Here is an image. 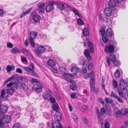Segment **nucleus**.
<instances>
[{"label":"nucleus","instance_id":"42","mask_svg":"<svg viewBox=\"0 0 128 128\" xmlns=\"http://www.w3.org/2000/svg\"><path fill=\"white\" fill-rule=\"evenodd\" d=\"M114 62V66H119L120 64V62L116 60Z\"/></svg>","mask_w":128,"mask_h":128},{"label":"nucleus","instance_id":"53","mask_svg":"<svg viewBox=\"0 0 128 128\" xmlns=\"http://www.w3.org/2000/svg\"><path fill=\"white\" fill-rule=\"evenodd\" d=\"M90 76V73H87L84 76V78L85 79H87V78H89Z\"/></svg>","mask_w":128,"mask_h":128},{"label":"nucleus","instance_id":"12","mask_svg":"<svg viewBox=\"0 0 128 128\" xmlns=\"http://www.w3.org/2000/svg\"><path fill=\"white\" fill-rule=\"evenodd\" d=\"M104 13L107 16H110L112 15V9L110 7L106 8L104 10Z\"/></svg>","mask_w":128,"mask_h":128},{"label":"nucleus","instance_id":"26","mask_svg":"<svg viewBox=\"0 0 128 128\" xmlns=\"http://www.w3.org/2000/svg\"><path fill=\"white\" fill-rule=\"evenodd\" d=\"M32 9V8H30L28 9L26 11L24 12L20 16V18H21L25 16L28 14Z\"/></svg>","mask_w":128,"mask_h":128},{"label":"nucleus","instance_id":"62","mask_svg":"<svg viewBox=\"0 0 128 128\" xmlns=\"http://www.w3.org/2000/svg\"><path fill=\"white\" fill-rule=\"evenodd\" d=\"M81 108L84 110H86L88 109V107L87 106L83 105L82 106Z\"/></svg>","mask_w":128,"mask_h":128},{"label":"nucleus","instance_id":"56","mask_svg":"<svg viewBox=\"0 0 128 128\" xmlns=\"http://www.w3.org/2000/svg\"><path fill=\"white\" fill-rule=\"evenodd\" d=\"M16 72L21 74L22 73V70L19 68H17L16 70Z\"/></svg>","mask_w":128,"mask_h":128},{"label":"nucleus","instance_id":"24","mask_svg":"<svg viewBox=\"0 0 128 128\" xmlns=\"http://www.w3.org/2000/svg\"><path fill=\"white\" fill-rule=\"evenodd\" d=\"M10 52L14 54H16L20 53L21 51L17 48L15 47L12 48L10 51Z\"/></svg>","mask_w":128,"mask_h":128},{"label":"nucleus","instance_id":"9","mask_svg":"<svg viewBox=\"0 0 128 128\" xmlns=\"http://www.w3.org/2000/svg\"><path fill=\"white\" fill-rule=\"evenodd\" d=\"M32 18L35 22H39L41 18L40 16L35 12H33L32 14Z\"/></svg>","mask_w":128,"mask_h":128},{"label":"nucleus","instance_id":"38","mask_svg":"<svg viewBox=\"0 0 128 128\" xmlns=\"http://www.w3.org/2000/svg\"><path fill=\"white\" fill-rule=\"evenodd\" d=\"M112 84L114 88H116L118 87V84L115 80H113Z\"/></svg>","mask_w":128,"mask_h":128},{"label":"nucleus","instance_id":"1","mask_svg":"<svg viewBox=\"0 0 128 128\" xmlns=\"http://www.w3.org/2000/svg\"><path fill=\"white\" fill-rule=\"evenodd\" d=\"M109 44L108 46H105L104 50L106 52L112 53L114 52L115 46L116 44V41H110Z\"/></svg>","mask_w":128,"mask_h":128},{"label":"nucleus","instance_id":"58","mask_svg":"<svg viewBox=\"0 0 128 128\" xmlns=\"http://www.w3.org/2000/svg\"><path fill=\"white\" fill-rule=\"evenodd\" d=\"M117 97V98L116 99L117 100L118 102L121 103H122L124 102L123 100L121 98H120L118 96Z\"/></svg>","mask_w":128,"mask_h":128},{"label":"nucleus","instance_id":"52","mask_svg":"<svg viewBox=\"0 0 128 128\" xmlns=\"http://www.w3.org/2000/svg\"><path fill=\"white\" fill-rule=\"evenodd\" d=\"M102 40L104 42V43H106L108 41V40L107 38L105 36H102Z\"/></svg>","mask_w":128,"mask_h":128},{"label":"nucleus","instance_id":"43","mask_svg":"<svg viewBox=\"0 0 128 128\" xmlns=\"http://www.w3.org/2000/svg\"><path fill=\"white\" fill-rule=\"evenodd\" d=\"M65 69H66L64 67L62 66H60L58 68V70L59 72L61 73L63 72L64 71Z\"/></svg>","mask_w":128,"mask_h":128},{"label":"nucleus","instance_id":"15","mask_svg":"<svg viewBox=\"0 0 128 128\" xmlns=\"http://www.w3.org/2000/svg\"><path fill=\"white\" fill-rule=\"evenodd\" d=\"M86 42H87L89 47V50L91 53H92L94 50V48L93 44L91 42H89L88 39H86Z\"/></svg>","mask_w":128,"mask_h":128},{"label":"nucleus","instance_id":"16","mask_svg":"<svg viewBox=\"0 0 128 128\" xmlns=\"http://www.w3.org/2000/svg\"><path fill=\"white\" fill-rule=\"evenodd\" d=\"M106 35L109 37H112L114 35L113 32H112V30L110 28H108L106 32Z\"/></svg>","mask_w":128,"mask_h":128},{"label":"nucleus","instance_id":"6","mask_svg":"<svg viewBox=\"0 0 128 128\" xmlns=\"http://www.w3.org/2000/svg\"><path fill=\"white\" fill-rule=\"evenodd\" d=\"M55 4L54 1H50L48 2V4L46 7L47 12H50L53 10L54 8L53 4Z\"/></svg>","mask_w":128,"mask_h":128},{"label":"nucleus","instance_id":"37","mask_svg":"<svg viewBox=\"0 0 128 128\" xmlns=\"http://www.w3.org/2000/svg\"><path fill=\"white\" fill-rule=\"evenodd\" d=\"M70 88L71 90H75L76 89V84H72L70 85Z\"/></svg>","mask_w":128,"mask_h":128},{"label":"nucleus","instance_id":"22","mask_svg":"<svg viewBox=\"0 0 128 128\" xmlns=\"http://www.w3.org/2000/svg\"><path fill=\"white\" fill-rule=\"evenodd\" d=\"M106 114L108 115L112 116V112L110 108L108 106H106Z\"/></svg>","mask_w":128,"mask_h":128},{"label":"nucleus","instance_id":"21","mask_svg":"<svg viewBox=\"0 0 128 128\" xmlns=\"http://www.w3.org/2000/svg\"><path fill=\"white\" fill-rule=\"evenodd\" d=\"M116 2L114 0H110L109 3V6L110 8H113L116 6Z\"/></svg>","mask_w":128,"mask_h":128},{"label":"nucleus","instance_id":"41","mask_svg":"<svg viewBox=\"0 0 128 128\" xmlns=\"http://www.w3.org/2000/svg\"><path fill=\"white\" fill-rule=\"evenodd\" d=\"M77 23L78 24L80 25H82L84 24L82 20L80 18L78 19Z\"/></svg>","mask_w":128,"mask_h":128},{"label":"nucleus","instance_id":"4","mask_svg":"<svg viewBox=\"0 0 128 128\" xmlns=\"http://www.w3.org/2000/svg\"><path fill=\"white\" fill-rule=\"evenodd\" d=\"M8 108V106L7 105L4 104H1L0 106V117H2L4 116V113L7 112Z\"/></svg>","mask_w":128,"mask_h":128},{"label":"nucleus","instance_id":"2","mask_svg":"<svg viewBox=\"0 0 128 128\" xmlns=\"http://www.w3.org/2000/svg\"><path fill=\"white\" fill-rule=\"evenodd\" d=\"M29 67H24V69L28 72V74L33 76H37V75L35 73V71L34 70V66L32 63H31L29 65Z\"/></svg>","mask_w":128,"mask_h":128},{"label":"nucleus","instance_id":"32","mask_svg":"<svg viewBox=\"0 0 128 128\" xmlns=\"http://www.w3.org/2000/svg\"><path fill=\"white\" fill-rule=\"evenodd\" d=\"M22 51L24 54L26 55L29 56L30 55V54L27 50L24 48L22 49Z\"/></svg>","mask_w":128,"mask_h":128},{"label":"nucleus","instance_id":"50","mask_svg":"<svg viewBox=\"0 0 128 128\" xmlns=\"http://www.w3.org/2000/svg\"><path fill=\"white\" fill-rule=\"evenodd\" d=\"M59 8L60 10H63L65 8V6L63 4H60L59 5Z\"/></svg>","mask_w":128,"mask_h":128},{"label":"nucleus","instance_id":"29","mask_svg":"<svg viewBox=\"0 0 128 128\" xmlns=\"http://www.w3.org/2000/svg\"><path fill=\"white\" fill-rule=\"evenodd\" d=\"M53 109L55 110H59V107L57 103H54L53 104Z\"/></svg>","mask_w":128,"mask_h":128},{"label":"nucleus","instance_id":"8","mask_svg":"<svg viewBox=\"0 0 128 128\" xmlns=\"http://www.w3.org/2000/svg\"><path fill=\"white\" fill-rule=\"evenodd\" d=\"M46 50L45 48L43 46H40L36 48L35 51L39 55L44 52Z\"/></svg>","mask_w":128,"mask_h":128},{"label":"nucleus","instance_id":"30","mask_svg":"<svg viewBox=\"0 0 128 128\" xmlns=\"http://www.w3.org/2000/svg\"><path fill=\"white\" fill-rule=\"evenodd\" d=\"M109 58L110 60L112 62H114L116 59V56L114 55L110 54L109 56Z\"/></svg>","mask_w":128,"mask_h":128},{"label":"nucleus","instance_id":"48","mask_svg":"<svg viewBox=\"0 0 128 128\" xmlns=\"http://www.w3.org/2000/svg\"><path fill=\"white\" fill-rule=\"evenodd\" d=\"M70 96L71 98H77V97L76 96V93H73L70 94Z\"/></svg>","mask_w":128,"mask_h":128},{"label":"nucleus","instance_id":"36","mask_svg":"<svg viewBox=\"0 0 128 128\" xmlns=\"http://www.w3.org/2000/svg\"><path fill=\"white\" fill-rule=\"evenodd\" d=\"M106 105H105V107H104V108H102L101 109L100 111L102 115H104L105 114H106Z\"/></svg>","mask_w":128,"mask_h":128},{"label":"nucleus","instance_id":"60","mask_svg":"<svg viewBox=\"0 0 128 128\" xmlns=\"http://www.w3.org/2000/svg\"><path fill=\"white\" fill-rule=\"evenodd\" d=\"M122 112L120 110H118L116 112V114L117 116H120L122 113Z\"/></svg>","mask_w":128,"mask_h":128},{"label":"nucleus","instance_id":"11","mask_svg":"<svg viewBox=\"0 0 128 128\" xmlns=\"http://www.w3.org/2000/svg\"><path fill=\"white\" fill-rule=\"evenodd\" d=\"M128 85L125 81L124 80H121L120 82V87L121 90L126 89Z\"/></svg>","mask_w":128,"mask_h":128},{"label":"nucleus","instance_id":"23","mask_svg":"<svg viewBox=\"0 0 128 128\" xmlns=\"http://www.w3.org/2000/svg\"><path fill=\"white\" fill-rule=\"evenodd\" d=\"M14 68L15 67L13 65L11 66L9 65H7L6 67V70L7 72L10 73L12 70H14Z\"/></svg>","mask_w":128,"mask_h":128},{"label":"nucleus","instance_id":"40","mask_svg":"<svg viewBox=\"0 0 128 128\" xmlns=\"http://www.w3.org/2000/svg\"><path fill=\"white\" fill-rule=\"evenodd\" d=\"M96 111L98 117L101 116L102 115V114L101 112L100 113L99 110L97 108H96Z\"/></svg>","mask_w":128,"mask_h":128},{"label":"nucleus","instance_id":"47","mask_svg":"<svg viewBox=\"0 0 128 128\" xmlns=\"http://www.w3.org/2000/svg\"><path fill=\"white\" fill-rule=\"evenodd\" d=\"M29 42H30V44L32 46V47L34 48L35 46V44L34 42V40H29Z\"/></svg>","mask_w":128,"mask_h":128},{"label":"nucleus","instance_id":"10","mask_svg":"<svg viewBox=\"0 0 128 128\" xmlns=\"http://www.w3.org/2000/svg\"><path fill=\"white\" fill-rule=\"evenodd\" d=\"M63 76L64 78V80L68 82V81L74 78V76L70 74L64 73L63 74Z\"/></svg>","mask_w":128,"mask_h":128},{"label":"nucleus","instance_id":"7","mask_svg":"<svg viewBox=\"0 0 128 128\" xmlns=\"http://www.w3.org/2000/svg\"><path fill=\"white\" fill-rule=\"evenodd\" d=\"M52 93L50 90L48 89L43 94V96L45 100L49 101L50 100V94Z\"/></svg>","mask_w":128,"mask_h":128},{"label":"nucleus","instance_id":"64","mask_svg":"<svg viewBox=\"0 0 128 128\" xmlns=\"http://www.w3.org/2000/svg\"><path fill=\"white\" fill-rule=\"evenodd\" d=\"M52 72L53 73H56L58 72V70L54 68H52L51 70Z\"/></svg>","mask_w":128,"mask_h":128},{"label":"nucleus","instance_id":"44","mask_svg":"<svg viewBox=\"0 0 128 128\" xmlns=\"http://www.w3.org/2000/svg\"><path fill=\"white\" fill-rule=\"evenodd\" d=\"M2 118L0 117V128H3L4 124L2 122Z\"/></svg>","mask_w":128,"mask_h":128},{"label":"nucleus","instance_id":"33","mask_svg":"<svg viewBox=\"0 0 128 128\" xmlns=\"http://www.w3.org/2000/svg\"><path fill=\"white\" fill-rule=\"evenodd\" d=\"M83 34L84 36H88L89 33L88 30L84 28L83 30Z\"/></svg>","mask_w":128,"mask_h":128},{"label":"nucleus","instance_id":"49","mask_svg":"<svg viewBox=\"0 0 128 128\" xmlns=\"http://www.w3.org/2000/svg\"><path fill=\"white\" fill-rule=\"evenodd\" d=\"M111 96L112 97L116 99L118 96L116 94H115L113 92H112L111 93Z\"/></svg>","mask_w":128,"mask_h":128},{"label":"nucleus","instance_id":"18","mask_svg":"<svg viewBox=\"0 0 128 128\" xmlns=\"http://www.w3.org/2000/svg\"><path fill=\"white\" fill-rule=\"evenodd\" d=\"M84 54L88 60L90 61L92 59L90 55V52L88 50H85L84 52Z\"/></svg>","mask_w":128,"mask_h":128},{"label":"nucleus","instance_id":"61","mask_svg":"<svg viewBox=\"0 0 128 128\" xmlns=\"http://www.w3.org/2000/svg\"><path fill=\"white\" fill-rule=\"evenodd\" d=\"M118 94L120 97H124L123 94L121 91L119 90L118 91Z\"/></svg>","mask_w":128,"mask_h":128},{"label":"nucleus","instance_id":"5","mask_svg":"<svg viewBox=\"0 0 128 128\" xmlns=\"http://www.w3.org/2000/svg\"><path fill=\"white\" fill-rule=\"evenodd\" d=\"M42 84L38 82L35 83L32 87V88L33 89L35 90L37 92H39L42 91Z\"/></svg>","mask_w":128,"mask_h":128},{"label":"nucleus","instance_id":"3","mask_svg":"<svg viewBox=\"0 0 128 128\" xmlns=\"http://www.w3.org/2000/svg\"><path fill=\"white\" fill-rule=\"evenodd\" d=\"M57 119L56 121H54L52 123V127L54 128H63L61 125L60 124V122L58 119L61 120L62 117L59 116H57Z\"/></svg>","mask_w":128,"mask_h":128},{"label":"nucleus","instance_id":"57","mask_svg":"<svg viewBox=\"0 0 128 128\" xmlns=\"http://www.w3.org/2000/svg\"><path fill=\"white\" fill-rule=\"evenodd\" d=\"M110 125L109 123L108 122H106L104 124L105 128H109L110 126Z\"/></svg>","mask_w":128,"mask_h":128},{"label":"nucleus","instance_id":"17","mask_svg":"<svg viewBox=\"0 0 128 128\" xmlns=\"http://www.w3.org/2000/svg\"><path fill=\"white\" fill-rule=\"evenodd\" d=\"M37 33L34 31L31 32L30 34V38H28V40H34L36 38Z\"/></svg>","mask_w":128,"mask_h":128},{"label":"nucleus","instance_id":"34","mask_svg":"<svg viewBox=\"0 0 128 128\" xmlns=\"http://www.w3.org/2000/svg\"><path fill=\"white\" fill-rule=\"evenodd\" d=\"M98 18L101 21H107V18L106 17H102L101 15H99L98 16Z\"/></svg>","mask_w":128,"mask_h":128},{"label":"nucleus","instance_id":"55","mask_svg":"<svg viewBox=\"0 0 128 128\" xmlns=\"http://www.w3.org/2000/svg\"><path fill=\"white\" fill-rule=\"evenodd\" d=\"M68 82H69L70 83L72 84H76V83L73 80H70Z\"/></svg>","mask_w":128,"mask_h":128},{"label":"nucleus","instance_id":"25","mask_svg":"<svg viewBox=\"0 0 128 128\" xmlns=\"http://www.w3.org/2000/svg\"><path fill=\"white\" fill-rule=\"evenodd\" d=\"M47 63L48 66L51 67H54L56 65L54 61L52 60H49Z\"/></svg>","mask_w":128,"mask_h":128},{"label":"nucleus","instance_id":"31","mask_svg":"<svg viewBox=\"0 0 128 128\" xmlns=\"http://www.w3.org/2000/svg\"><path fill=\"white\" fill-rule=\"evenodd\" d=\"M114 74L115 77L118 78L120 76V73L118 69L116 70V71L114 72Z\"/></svg>","mask_w":128,"mask_h":128},{"label":"nucleus","instance_id":"27","mask_svg":"<svg viewBox=\"0 0 128 128\" xmlns=\"http://www.w3.org/2000/svg\"><path fill=\"white\" fill-rule=\"evenodd\" d=\"M15 91V89L13 87H11L8 88L6 92L8 94H12Z\"/></svg>","mask_w":128,"mask_h":128},{"label":"nucleus","instance_id":"14","mask_svg":"<svg viewBox=\"0 0 128 128\" xmlns=\"http://www.w3.org/2000/svg\"><path fill=\"white\" fill-rule=\"evenodd\" d=\"M44 3H39L37 5L38 7L39 8L38 10L39 11V13L42 14L44 12V7L45 6Z\"/></svg>","mask_w":128,"mask_h":128},{"label":"nucleus","instance_id":"54","mask_svg":"<svg viewBox=\"0 0 128 128\" xmlns=\"http://www.w3.org/2000/svg\"><path fill=\"white\" fill-rule=\"evenodd\" d=\"M93 64L92 63H90L88 66V69L89 70H91L92 68L93 67Z\"/></svg>","mask_w":128,"mask_h":128},{"label":"nucleus","instance_id":"59","mask_svg":"<svg viewBox=\"0 0 128 128\" xmlns=\"http://www.w3.org/2000/svg\"><path fill=\"white\" fill-rule=\"evenodd\" d=\"M50 100L51 102L53 104L56 103V100L53 97H50Z\"/></svg>","mask_w":128,"mask_h":128},{"label":"nucleus","instance_id":"20","mask_svg":"<svg viewBox=\"0 0 128 128\" xmlns=\"http://www.w3.org/2000/svg\"><path fill=\"white\" fill-rule=\"evenodd\" d=\"M6 94V92L4 90H2L1 92V95L0 97V98L2 100H6L7 98V96H5Z\"/></svg>","mask_w":128,"mask_h":128},{"label":"nucleus","instance_id":"46","mask_svg":"<svg viewBox=\"0 0 128 128\" xmlns=\"http://www.w3.org/2000/svg\"><path fill=\"white\" fill-rule=\"evenodd\" d=\"M105 99L106 102H107L109 103H111L113 102V101L110 98H106Z\"/></svg>","mask_w":128,"mask_h":128},{"label":"nucleus","instance_id":"13","mask_svg":"<svg viewBox=\"0 0 128 128\" xmlns=\"http://www.w3.org/2000/svg\"><path fill=\"white\" fill-rule=\"evenodd\" d=\"M2 120L5 123H10L11 121L12 118L11 116H6L2 117Z\"/></svg>","mask_w":128,"mask_h":128},{"label":"nucleus","instance_id":"35","mask_svg":"<svg viewBox=\"0 0 128 128\" xmlns=\"http://www.w3.org/2000/svg\"><path fill=\"white\" fill-rule=\"evenodd\" d=\"M100 34L102 35V36H104L105 33L104 29L103 28H101L100 30Z\"/></svg>","mask_w":128,"mask_h":128},{"label":"nucleus","instance_id":"28","mask_svg":"<svg viewBox=\"0 0 128 128\" xmlns=\"http://www.w3.org/2000/svg\"><path fill=\"white\" fill-rule=\"evenodd\" d=\"M80 70V69L79 68H78L76 66H72L71 69V71L72 72H73L74 73V74L77 73L78 71H79Z\"/></svg>","mask_w":128,"mask_h":128},{"label":"nucleus","instance_id":"39","mask_svg":"<svg viewBox=\"0 0 128 128\" xmlns=\"http://www.w3.org/2000/svg\"><path fill=\"white\" fill-rule=\"evenodd\" d=\"M98 122L100 125L103 124V120L102 118L101 117H98Z\"/></svg>","mask_w":128,"mask_h":128},{"label":"nucleus","instance_id":"19","mask_svg":"<svg viewBox=\"0 0 128 128\" xmlns=\"http://www.w3.org/2000/svg\"><path fill=\"white\" fill-rule=\"evenodd\" d=\"M94 78H92L90 79V84L91 86L90 87L91 88V90L92 91H94V86L95 84Z\"/></svg>","mask_w":128,"mask_h":128},{"label":"nucleus","instance_id":"51","mask_svg":"<svg viewBox=\"0 0 128 128\" xmlns=\"http://www.w3.org/2000/svg\"><path fill=\"white\" fill-rule=\"evenodd\" d=\"M72 118L75 122H78V118L76 115L74 114L72 115Z\"/></svg>","mask_w":128,"mask_h":128},{"label":"nucleus","instance_id":"63","mask_svg":"<svg viewBox=\"0 0 128 128\" xmlns=\"http://www.w3.org/2000/svg\"><path fill=\"white\" fill-rule=\"evenodd\" d=\"M7 47L10 48H12L13 46V45L10 43H8L7 44Z\"/></svg>","mask_w":128,"mask_h":128},{"label":"nucleus","instance_id":"45","mask_svg":"<svg viewBox=\"0 0 128 128\" xmlns=\"http://www.w3.org/2000/svg\"><path fill=\"white\" fill-rule=\"evenodd\" d=\"M13 128H20V124L18 123H16L13 126Z\"/></svg>","mask_w":128,"mask_h":128}]
</instances>
